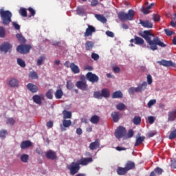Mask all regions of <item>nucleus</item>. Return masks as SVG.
<instances>
[{"label": "nucleus", "mask_w": 176, "mask_h": 176, "mask_svg": "<svg viewBox=\"0 0 176 176\" xmlns=\"http://www.w3.org/2000/svg\"><path fill=\"white\" fill-rule=\"evenodd\" d=\"M164 32L168 36H171V35L174 34V32L168 29H165Z\"/></svg>", "instance_id": "nucleus-57"}, {"label": "nucleus", "mask_w": 176, "mask_h": 176, "mask_svg": "<svg viewBox=\"0 0 176 176\" xmlns=\"http://www.w3.org/2000/svg\"><path fill=\"white\" fill-rule=\"evenodd\" d=\"M30 146H32V142L30 140H24L20 144L21 149H27Z\"/></svg>", "instance_id": "nucleus-19"}, {"label": "nucleus", "mask_w": 176, "mask_h": 176, "mask_svg": "<svg viewBox=\"0 0 176 176\" xmlns=\"http://www.w3.org/2000/svg\"><path fill=\"white\" fill-rule=\"evenodd\" d=\"M76 86L80 90H82L83 91H86L87 89H89V85L87 82H83V81H77L76 83Z\"/></svg>", "instance_id": "nucleus-13"}, {"label": "nucleus", "mask_w": 176, "mask_h": 176, "mask_svg": "<svg viewBox=\"0 0 176 176\" xmlns=\"http://www.w3.org/2000/svg\"><path fill=\"white\" fill-rule=\"evenodd\" d=\"M67 168L69 170L71 175H75L80 170V166L78 162H72L67 166Z\"/></svg>", "instance_id": "nucleus-6"}, {"label": "nucleus", "mask_w": 176, "mask_h": 176, "mask_svg": "<svg viewBox=\"0 0 176 176\" xmlns=\"http://www.w3.org/2000/svg\"><path fill=\"white\" fill-rule=\"evenodd\" d=\"M29 157H30V155H28V154H23L21 156V160L23 162V163H28Z\"/></svg>", "instance_id": "nucleus-40"}, {"label": "nucleus", "mask_w": 176, "mask_h": 176, "mask_svg": "<svg viewBox=\"0 0 176 176\" xmlns=\"http://www.w3.org/2000/svg\"><path fill=\"white\" fill-rule=\"evenodd\" d=\"M129 91V94L131 95V96H133V94H134L135 91V88L134 87H130L128 90Z\"/></svg>", "instance_id": "nucleus-61"}, {"label": "nucleus", "mask_w": 176, "mask_h": 176, "mask_svg": "<svg viewBox=\"0 0 176 176\" xmlns=\"http://www.w3.org/2000/svg\"><path fill=\"white\" fill-rule=\"evenodd\" d=\"M126 133H127L126 128H124V126H120L116 130L114 133V135L116 138H117L118 140H120L121 138H123L124 135H126Z\"/></svg>", "instance_id": "nucleus-5"}, {"label": "nucleus", "mask_w": 176, "mask_h": 176, "mask_svg": "<svg viewBox=\"0 0 176 176\" xmlns=\"http://www.w3.org/2000/svg\"><path fill=\"white\" fill-rule=\"evenodd\" d=\"M98 5V0H92L91 2V6H97Z\"/></svg>", "instance_id": "nucleus-62"}, {"label": "nucleus", "mask_w": 176, "mask_h": 176, "mask_svg": "<svg viewBox=\"0 0 176 176\" xmlns=\"http://www.w3.org/2000/svg\"><path fill=\"white\" fill-rule=\"evenodd\" d=\"M133 135H134V131L132 129H130L127 133L128 138H131Z\"/></svg>", "instance_id": "nucleus-59"}, {"label": "nucleus", "mask_w": 176, "mask_h": 176, "mask_svg": "<svg viewBox=\"0 0 176 176\" xmlns=\"http://www.w3.org/2000/svg\"><path fill=\"white\" fill-rule=\"evenodd\" d=\"M66 87L68 90H72L74 87H75V85L72 83V81L68 80L67 82Z\"/></svg>", "instance_id": "nucleus-42"}, {"label": "nucleus", "mask_w": 176, "mask_h": 176, "mask_svg": "<svg viewBox=\"0 0 176 176\" xmlns=\"http://www.w3.org/2000/svg\"><path fill=\"white\" fill-rule=\"evenodd\" d=\"M69 68L71 69L73 74H79V72H80V69H79V67L75 65L74 63L70 64Z\"/></svg>", "instance_id": "nucleus-22"}, {"label": "nucleus", "mask_w": 176, "mask_h": 176, "mask_svg": "<svg viewBox=\"0 0 176 176\" xmlns=\"http://www.w3.org/2000/svg\"><path fill=\"white\" fill-rule=\"evenodd\" d=\"M157 63L160 65H163V67H173V68H176V64L173 63L171 60L162 59V60L157 61Z\"/></svg>", "instance_id": "nucleus-11"}, {"label": "nucleus", "mask_w": 176, "mask_h": 176, "mask_svg": "<svg viewBox=\"0 0 176 176\" xmlns=\"http://www.w3.org/2000/svg\"><path fill=\"white\" fill-rule=\"evenodd\" d=\"M29 76L31 78V79H38V74L36 73V72H30L29 74Z\"/></svg>", "instance_id": "nucleus-46"}, {"label": "nucleus", "mask_w": 176, "mask_h": 176, "mask_svg": "<svg viewBox=\"0 0 176 176\" xmlns=\"http://www.w3.org/2000/svg\"><path fill=\"white\" fill-rule=\"evenodd\" d=\"M135 16V11L129 10L128 13L121 11L118 14V17L120 21H131Z\"/></svg>", "instance_id": "nucleus-2"}, {"label": "nucleus", "mask_w": 176, "mask_h": 176, "mask_svg": "<svg viewBox=\"0 0 176 176\" xmlns=\"http://www.w3.org/2000/svg\"><path fill=\"white\" fill-rule=\"evenodd\" d=\"M32 100H33L34 102H35L38 105H41L42 104V98H41V96L34 95L32 97Z\"/></svg>", "instance_id": "nucleus-27"}, {"label": "nucleus", "mask_w": 176, "mask_h": 176, "mask_svg": "<svg viewBox=\"0 0 176 176\" xmlns=\"http://www.w3.org/2000/svg\"><path fill=\"white\" fill-rule=\"evenodd\" d=\"M153 21H155V22L160 21V15L154 14L153 15Z\"/></svg>", "instance_id": "nucleus-51"}, {"label": "nucleus", "mask_w": 176, "mask_h": 176, "mask_svg": "<svg viewBox=\"0 0 176 176\" xmlns=\"http://www.w3.org/2000/svg\"><path fill=\"white\" fill-rule=\"evenodd\" d=\"M125 168L126 171H130V170L135 168V164L133 162L128 161L125 165Z\"/></svg>", "instance_id": "nucleus-23"}, {"label": "nucleus", "mask_w": 176, "mask_h": 176, "mask_svg": "<svg viewBox=\"0 0 176 176\" xmlns=\"http://www.w3.org/2000/svg\"><path fill=\"white\" fill-rule=\"evenodd\" d=\"M63 124H60V131H67V129H68V127H69L71 126V124H72V122L71 121V120H63L62 121Z\"/></svg>", "instance_id": "nucleus-10"}, {"label": "nucleus", "mask_w": 176, "mask_h": 176, "mask_svg": "<svg viewBox=\"0 0 176 176\" xmlns=\"http://www.w3.org/2000/svg\"><path fill=\"white\" fill-rule=\"evenodd\" d=\"M76 13L78 16H83L85 14V9L82 7H78L76 9Z\"/></svg>", "instance_id": "nucleus-38"}, {"label": "nucleus", "mask_w": 176, "mask_h": 176, "mask_svg": "<svg viewBox=\"0 0 176 176\" xmlns=\"http://www.w3.org/2000/svg\"><path fill=\"white\" fill-rule=\"evenodd\" d=\"M85 50L90 52V50H92L93 47H94V42L88 41L85 43Z\"/></svg>", "instance_id": "nucleus-25"}, {"label": "nucleus", "mask_w": 176, "mask_h": 176, "mask_svg": "<svg viewBox=\"0 0 176 176\" xmlns=\"http://www.w3.org/2000/svg\"><path fill=\"white\" fill-rule=\"evenodd\" d=\"M148 119L149 124H153V123L155 122V117L148 116Z\"/></svg>", "instance_id": "nucleus-58"}, {"label": "nucleus", "mask_w": 176, "mask_h": 176, "mask_svg": "<svg viewBox=\"0 0 176 176\" xmlns=\"http://www.w3.org/2000/svg\"><path fill=\"white\" fill-rule=\"evenodd\" d=\"M155 104H156V100L153 99V100H151L150 101H148L147 105H148V108H152L153 105H155Z\"/></svg>", "instance_id": "nucleus-50"}, {"label": "nucleus", "mask_w": 176, "mask_h": 176, "mask_svg": "<svg viewBox=\"0 0 176 176\" xmlns=\"http://www.w3.org/2000/svg\"><path fill=\"white\" fill-rule=\"evenodd\" d=\"M63 94L64 93L62 89H58L56 91L54 96L57 100H60V98H62Z\"/></svg>", "instance_id": "nucleus-34"}, {"label": "nucleus", "mask_w": 176, "mask_h": 176, "mask_svg": "<svg viewBox=\"0 0 176 176\" xmlns=\"http://www.w3.org/2000/svg\"><path fill=\"white\" fill-rule=\"evenodd\" d=\"M138 35L145 39L148 45L150 46H147L148 49H151V50H153V52H155V50H157V46L166 47V44L162 42L159 37H155V34H152L150 30H144L142 32H139Z\"/></svg>", "instance_id": "nucleus-1"}, {"label": "nucleus", "mask_w": 176, "mask_h": 176, "mask_svg": "<svg viewBox=\"0 0 176 176\" xmlns=\"http://www.w3.org/2000/svg\"><path fill=\"white\" fill-rule=\"evenodd\" d=\"M91 58H93V60H95V61H97V60H98V58H100V56L94 52H93L91 54Z\"/></svg>", "instance_id": "nucleus-56"}, {"label": "nucleus", "mask_w": 176, "mask_h": 176, "mask_svg": "<svg viewBox=\"0 0 176 176\" xmlns=\"http://www.w3.org/2000/svg\"><path fill=\"white\" fill-rule=\"evenodd\" d=\"M123 97V94L120 91H117L113 93L112 98H122Z\"/></svg>", "instance_id": "nucleus-33"}, {"label": "nucleus", "mask_w": 176, "mask_h": 176, "mask_svg": "<svg viewBox=\"0 0 176 176\" xmlns=\"http://www.w3.org/2000/svg\"><path fill=\"white\" fill-rule=\"evenodd\" d=\"M106 35L110 38H113L115 36V34L109 30L106 32Z\"/></svg>", "instance_id": "nucleus-60"}, {"label": "nucleus", "mask_w": 176, "mask_h": 176, "mask_svg": "<svg viewBox=\"0 0 176 176\" xmlns=\"http://www.w3.org/2000/svg\"><path fill=\"white\" fill-rule=\"evenodd\" d=\"M117 174H118V175H126V174H127V170L125 167H118L117 169Z\"/></svg>", "instance_id": "nucleus-29"}, {"label": "nucleus", "mask_w": 176, "mask_h": 176, "mask_svg": "<svg viewBox=\"0 0 176 176\" xmlns=\"http://www.w3.org/2000/svg\"><path fill=\"white\" fill-rule=\"evenodd\" d=\"M9 85L11 87H19V80L16 78H11Z\"/></svg>", "instance_id": "nucleus-28"}, {"label": "nucleus", "mask_w": 176, "mask_h": 176, "mask_svg": "<svg viewBox=\"0 0 176 176\" xmlns=\"http://www.w3.org/2000/svg\"><path fill=\"white\" fill-rule=\"evenodd\" d=\"M155 173L156 174H158V175H162V174L163 173V169H162L160 167H157L155 169Z\"/></svg>", "instance_id": "nucleus-53"}, {"label": "nucleus", "mask_w": 176, "mask_h": 176, "mask_svg": "<svg viewBox=\"0 0 176 176\" xmlns=\"http://www.w3.org/2000/svg\"><path fill=\"white\" fill-rule=\"evenodd\" d=\"M148 86V82L144 81L142 84L139 85L138 87L135 88L136 93H142L146 89Z\"/></svg>", "instance_id": "nucleus-15"}, {"label": "nucleus", "mask_w": 176, "mask_h": 176, "mask_svg": "<svg viewBox=\"0 0 176 176\" xmlns=\"http://www.w3.org/2000/svg\"><path fill=\"white\" fill-rule=\"evenodd\" d=\"M100 139H96L94 142H91L89 144V149L91 151H96L100 148Z\"/></svg>", "instance_id": "nucleus-16"}, {"label": "nucleus", "mask_w": 176, "mask_h": 176, "mask_svg": "<svg viewBox=\"0 0 176 176\" xmlns=\"http://www.w3.org/2000/svg\"><path fill=\"white\" fill-rule=\"evenodd\" d=\"M145 140L144 136H140L136 139V142L135 143V146H138V145H141L144 140Z\"/></svg>", "instance_id": "nucleus-35"}, {"label": "nucleus", "mask_w": 176, "mask_h": 176, "mask_svg": "<svg viewBox=\"0 0 176 176\" xmlns=\"http://www.w3.org/2000/svg\"><path fill=\"white\" fill-rule=\"evenodd\" d=\"M12 50V44L8 42L3 43L0 45V52H3L4 53H8Z\"/></svg>", "instance_id": "nucleus-8"}, {"label": "nucleus", "mask_w": 176, "mask_h": 176, "mask_svg": "<svg viewBox=\"0 0 176 176\" xmlns=\"http://www.w3.org/2000/svg\"><path fill=\"white\" fill-rule=\"evenodd\" d=\"M6 135H8V131L6 129L0 131V138H6Z\"/></svg>", "instance_id": "nucleus-47"}, {"label": "nucleus", "mask_w": 176, "mask_h": 176, "mask_svg": "<svg viewBox=\"0 0 176 176\" xmlns=\"http://www.w3.org/2000/svg\"><path fill=\"white\" fill-rule=\"evenodd\" d=\"M28 10L30 12V16H29V17H31V16H35L36 12L35 11V10H34V8L30 7Z\"/></svg>", "instance_id": "nucleus-54"}, {"label": "nucleus", "mask_w": 176, "mask_h": 176, "mask_svg": "<svg viewBox=\"0 0 176 176\" xmlns=\"http://www.w3.org/2000/svg\"><path fill=\"white\" fill-rule=\"evenodd\" d=\"M63 119H71L72 118V113L67 110L63 111Z\"/></svg>", "instance_id": "nucleus-31"}, {"label": "nucleus", "mask_w": 176, "mask_h": 176, "mask_svg": "<svg viewBox=\"0 0 176 176\" xmlns=\"http://www.w3.org/2000/svg\"><path fill=\"white\" fill-rule=\"evenodd\" d=\"M46 97H47V98H49V100H52L53 99V93L52 92V89H50L46 93Z\"/></svg>", "instance_id": "nucleus-49"}, {"label": "nucleus", "mask_w": 176, "mask_h": 176, "mask_svg": "<svg viewBox=\"0 0 176 176\" xmlns=\"http://www.w3.org/2000/svg\"><path fill=\"white\" fill-rule=\"evenodd\" d=\"M147 82L148 85H152V76L150 74L147 76Z\"/></svg>", "instance_id": "nucleus-64"}, {"label": "nucleus", "mask_w": 176, "mask_h": 176, "mask_svg": "<svg viewBox=\"0 0 176 176\" xmlns=\"http://www.w3.org/2000/svg\"><path fill=\"white\" fill-rule=\"evenodd\" d=\"M111 118H113V121L116 123L119 122V112L118 111H113L111 113Z\"/></svg>", "instance_id": "nucleus-30"}, {"label": "nucleus", "mask_w": 176, "mask_h": 176, "mask_svg": "<svg viewBox=\"0 0 176 176\" xmlns=\"http://www.w3.org/2000/svg\"><path fill=\"white\" fill-rule=\"evenodd\" d=\"M110 96L111 92L108 89H103L101 90V92L95 91L94 93V98H98V100H102V97H104V98H109Z\"/></svg>", "instance_id": "nucleus-4"}, {"label": "nucleus", "mask_w": 176, "mask_h": 176, "mask_svg": "<svg viewBox=\"0 0 176 176\" xmlns=\"http://www.w3.org/2000/svg\"><path fill=\"white\" fill-rule=\"evenodd\" d=\"M175 138H176V129L171 131L168 136L169 140H175Z\"/></svg>", "instance_id": "nucleus-48"}, {"label": "nucleus", "mask_w": 176, "mask_h": 176, "mask_svg": "<svg viewBox=\"0 0 176 176\" xmlns=\"http://www.w3.org/2000/svg\"><path fill=\"white\" fill-rule=\"evenodd\" d=\"M93 162V158L91 157H87V158H81L78 163L80 166H87L89 163H91Z\"/></svg>", "instance_id": "nucleus-17"}, {"label": "nucleus", "mask_w": 176, "mask_h": 176, "mask_svg": "<svg viewBox=\"0 0 176 176\" xmlns=\"http://www.w3.org/2000/svg\"><path fill=\"white\" fill-rule=\"evenodd\" d=\"M17 64H19V65L22 68H25V61H24L23 59L20 58H17Z\"/></svg>", "instance_id": "nucleus-41"}, {"label": "nucleus", "mask_w": 176, "mask_h": 176, "mask_svg": "<svg viewBox=\"0 0 176 176\" xmlns=\"http://www.w3.org/2000/svg\"><path fill=\"white\" fill-rule=\"evenodd\" d=\"M46 60V56L45 55L41 56L37 60V65H42V63Z\"/></svg>", "instance_id": "nucleus-43"}, {"label": "nucleus", "mask_w": 176, "mask_h": 176, "mask_svg": "<svg viewBox=\"0 0 176 176\" xmlns=\"http://www.w3.org/2000/svg\"><path fill=\"white\" fill-rule=\"evenodd\" d=\"M133 123L136 126L138 124H141V117L140 116H135L133 119Z\"/></svg>", "instance_id": "nucleus-37"}, {"label": "nucleus", "mask_w": 176, "mask_h": 176, "mask_svg": "<svg viewBox=\"0 0 176 176\" xmlns=\"http://www.w3.org/2000/svg\"><path fill=\"white\" fill-rule=\"evenodd\" d=\"M140 24L144 27V28H153V24L149 21L140 20Z\"/></svg>", "instance_id": "nucleus-20"}, {"label": "nucleus", "mask_w": 176, "mask_h": 176, "mask_svg": "<svg viewBox=\"0 0 176 176\" xmlns=\"http://www.w3.org/2000/svg\"><path fill=\"white\" fill-rule=\"evenodd\" d=\"M86 78L89 82H91V83H97L99 80V78L97 75L93 74L92 72H88L86 74Z\"/></svg>", "instance_id": "nucleus-9"}, {"label": "nucleus", "mask_w": 176, "mask_h": 176, "mask_svg": "<svg viewBox=\"0 0 176 176\" xmlns=\"http://www.w3.org/2000/svg\"><path fill=\"white\" fill-rule=\"evenodd\" d=\"M126 108V104L123 103H119L116 105V109L118 111H123Z\"/></svg>", "instance_id": "nucleus-45"}, {"label": "nucleus", "mask_w": 176, "mask_h": 176, "mask_svg": "<svg viewBox=\"0 0 176 176\" xmlns=\"http://www.w3.org/2000/svg\"><path fill=\"white\" fill-rule=\"evenodd\" d=\"M45 153L47 159H49L50 160H56V159H57V153L56 151L49 150Z\"/></svg>", "instance_id": "nucleus-12"}, {"label": "nucleus", "mask_w": 176, "mask_h": 176, "mask_svg": "<svg viewBox=\"0 0 176 176\" xmlns=\"http://www.w3.org/2000/svg\"><path fill=\"white\" fill-rule=\"evenodd\" d=\"M95 17L98 21H100V23H107V18L101 14H95Z\"/></svg>", "instance_id": "nucleus-32"}, {"label": "nucleus", "mask_w": 176, "mask_h": 176, "mask_svg": "<svg viewBox=\"0 0 176 176\" xmlns=\"http://www.w3.org/2000/svg\"><path fill=\"white\" fill-rule=\"evenodd\" d=\"M89 122L92 123V124H98L100 122V116L97 115H94L91 117Z\"/></svg>", "instance_id": "nucleus-26"}, {"label": "nucleus", "mask_w": 176, "mask_h": 176, "mask_svg": "<svg viewBox=\"0 0 176 176\" xmlns=\"http://www.w3.org/2000/svg\"><path fill=\"white\" fill-rule=\"evenodd\" d=\"M12 12L9 10H3V9L0 10V16L2 21V24L3 25H9L12 23Z\"/></svg>", "instance_id": "nucleus-3"}, {"label": "nucleus", "mask_w": 176, "mask_h": 176, "mask_svg": "<svg viewBox=\"0 0 176 176\" xmlns=\"http://www.w3.org/2000/svg\"><path fill=\"white\" fill-rule=\"evenodd\" d=\"M16 39H18L19 42H20L21 43H25V38H24V36H23L22 34H16Z\"/></svg>", "instance_id": "nucleus-36"}, {"label": "nucleus", "mask_w": 176, "mask_h": 176, "mask_svg": "<svg viewBox=\"0 0 176 176\" xmlns=\"http://www.w3.org/2000/svg\"><path fill=\"white\" fill-rule=\"evenodd\" d=\"M142 12L144 14H149V13H151V11H150L149 8H148V7H146V8H142Z\"/></svg>", "instance_id": "nucleus-55"}, {"label": "nucleus", "mask_w": 176, "mask_h": 176, "mask_svg": "<svg viewBox=\"0 0 176 176\" xmlns=\"http://www.w3.org/2000/svg\"><path fill=\"white\" fill-rule=\"evenodd\" d=\"M32 49V47H31L30 45H18L16 50L19 52V53H21V54H27L30 50Z\"/></svg>", "instance_id": "nucleus-7"}, {"label": "nucleus", "mask_w": 176, "mask_h": 176, "mask_svg": "<svg viewBox=\"0 0 176 176\" xmlns=\"http://www.w3.org/2000/svg\"><path fill=\"white\" fill-rule=\"evenodd\" d=\"M7 124H10V126H14V123H16V120L13 118H9L6 121Z\"/></svg>", "instance_id": "nucleus-44"}, {"label": "nucleus", "mask_w": 176, "mask_h": 176, "mask_svg": "<svg viewBox=\"0 0 176 176\" xmlns=\"http://www.w3.org/2000/svg\"><path fill=\"white\" fill-rule=\"evenodd\" d=\"M27 89L31 93H38V87L32 83H28L27 85Z\"/></svg>", "instance_id": "nucleus-21"}, {"label": "nucleus", "mask_w": 176, "mask_h": 176, "mask_svg": "<svg viewBox=\"0 0 176 176\" xmlns=\"http://www.w3.org/2000/svg\"><path fill=\"white\" fill-rule=\"evenodd\" d=\"M6 32L5 28L0 27V38H5Z\"/></svg>", "instance_id": "nucleus-52"}, {"label": "nucleus", "mask_w": 176, "mask_h": 176, "mask_svg": "<svg viewBox=\"0 0 176 176\" xmlns=\"http://www.w3.org/2000/svg\"><path fill=\"white\" fill-rule=\"evenodd\" d=\"M12 25L14 27V28H15L16 30H20V25H19V23H16V22H13L12 23Z\"/></svg>", "instance_id": "nucleus-63"}, {"label": "nucleus", "mask_w": 176, "mask_h": 176, "mask_svg": "<svg viewBox=\"0 0 176 176\" xmlns=\"http://www.w3.org/2000/svg\"><path fill=\"white\" fill-rule=\"evenodd\" d=\"M176 119V109H173L168 114V122H174Z\"/></svg>", "instance_id": "nucleus-18"}, {"label": "nucleus", "mask_w": 176, "mask_h": 176, "mask_svg": "<svg viewBox=\"0 0 176 176\" xmlns=\"http://www.w3.org/2000/svg\"><path fill=\"white\" fill-rule=\"evenodd\" d=\"M135 38V45H138L139 46H142L145 43V41L142 39V38L138 36L137 35L134 36Z\"/></svg>", "instance_id": "nucleus-24"}, {"label": "nucleus", "mask_w": 176, "mask_h": 176, "mask_svg": "<svg viewBox=\"0 0 176 176\" xmlns=\"http://www.w3.org/2000/svg\"><path fill=\"white\" fill-rule=\"evenodd\" d=\"M19 14L22 16V17H27V9L21 8L19 10Z\"/></svg>", "instance_id": "nucleus-39"}, {"label": "nucleus", "mask_w": 176, "mask_h": 176, "mask_svg": "<svg viewBox=\"0 0 176 176\" xmlns=\"http://www.w3.org/2000/svg\"><path fill=\"white\" fill-rule=\"evenodd\" d=\"M93 32H96V28H94L93 25H89L85 32L84 33V36L85 38H87V36H91V35H93Z\"/></svg>", "instance_id": "nucleus-14"}]
</instances>
